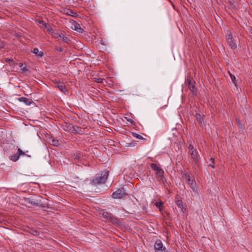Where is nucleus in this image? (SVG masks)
<instances>
[{
    "mask_svg": "<svg viewBox=\"0 0 252 252\" xmlns=\"http://www.w3.org/2000/svg\"><path fill=\"white\" fill-rule=\"evenodd\" d=\"M38 25L41 28H44L46 26L47 24L45 23L43 20H38L36 21Z\"/></svg>",
    "mask_w": 252,
    "mask_h": 252,
    "instance_id": "nucleus-21",
    "label": "nucleus"
},
{
    "mask_svg": "<svg viewBox=\"0 0 252 252\" xmlns=\"http://www.w3.org/2000/svg\"><path fill=\"white\" fill-rule=\"evenodd\" d=\"M229 74L230 77L232 82L234 83V84L236 86V83H235L236 78H235V76L234 75L232 74L231 73H230L229 72Z\"/></svg>",
    "mask_w": 252,
    "mask_h": 252,
    "instance_id": "nucleus-29",
    "label": "nucleus"
},
{
    "mask_svg": "<svg viewBox=\"0 0 252 252\" xmlns=\"http://www.w3.org/2000/svg\"><path fill=\"white\" fill-rule=\"evenodd\" d=\"M19 66L21 68V69L22 70V71L23 72H26L28 71V69L27 67V66L23 67V64L22 63H20L19 64Z\"/></svg>",
    "mask_w": 252,
    "mask_h": 252,
    "instance_id": "nucleus-23",
    "label": "nucleus"
},
{
    "mask_svg": "<svg viewBox=\"0 0 252 252\" xmlns=\"http://www.w3.org/2000/svg\"><path fill=\"white\" fill-rule=\"evenodd\" d=\"M125 119H126V120L128 122H129V123H130L131 124H132L133 123V120L131 119V118H128V117H125Z\"/></svg>",
    "mask_w": 252,
    "mask_h": 252,
    "instance_id": "nucleus-33",
    "label": "nucleus"
},
{
    "mask_svg": "<svg viewBox=\"0 0 252 252\" xmlns=\"http://www.w3.org/2000/svg\"><path fill=\"white\" fill-rule=\"evenodd\" d=\"M187 183H188L190 187L193 190V191H196V182L195 181V180L192 179H190V182H187Z\"/></svg>",
    "mask_w": 252,
    "mask_h": 252,
    "instance_id": "nucleus-13",
    "label": "nucleus"
},
{
    "mask_svg": "<svg viewBox=\"0 0 252 252\" xmlns=\"http://www.w3.org/2000/svg\"><path fill=\"white\" fill-rule=\"evenodd\" d=\"M19 158L20 157L17 155V154H15L14 155H11L9 157V158L13 161H16L19 159Z\"/></svg>",
    "mask_w": 252,
    "mask_h": 252,
    "instance_id": "nucleus-18",
    "label": "nucleus"
},
{
    "mask_svg": "<svg viewBox=\"0 0 252 252\" xmlns=\"http://www.w3.org/2000/svg\"><path fill=\"white\" fill-rule=\"evenodd\" d=\"M132 134L134 137H135L138 139H144L143 137L141 135H139L137 133L132 132Z\"/></svg>",
    "mask_w": 252,
    "mask_h": 252,
    "instance_id": "nucleus-24",
    "label": "nucleus"
},
{
    "mask_svg": "<svg viewBox=\"0 0 252 252\" xmlns=\"http://www.w3.org/2000/svg\"><path fill=\"white\" fill-rule=\"evenodd\" d=\"M67 128L68 130L75 134H81L82 132V130L79 126H73L71 124H69L67 126Z\"/></svg>",
    "mask_w": 252,
    "mask_h": 252,
    "instance_id": "nucleus-7",
    "label": "nucleus"
},
{
    "mask_svg": "<svg viewBox=\"0 0 252 252\" xmlns=\"http://www.w3.org/2000/svg\"><path fill=\"white\" fill-rule=\"evenodd\" d=\"M226 40L232 49H235L237 48V44L232 36L231 31L227 30L226 32Z\"/></svg>",
    "mask_w": 252,
    "mask_h": 252,
    "instance_id": "nucleus-3",
    "label": "nucleus"
},
{
    "mask_svg": "<svg viewBox=\"0 0 252 252\" xmlns=\"http://www.w3.org/2000/svg\"><path fill=\"white\" fill-rule=\"evenodd\" d=\"M94 81L98 83H103V80H104L103 78H101L100 77L94 78Z\"/></svg>",
    "mask_w": 252,
    "mask_h": 252,
    "instance_id": "nucleus-26",
    "label": "nucleus"
},
{
    "mask_svg": "<svg viewBox=\"0 0 252 252\" xmlns=\"http://www.w3.org/2000/svg\"><path fill=\"white\" fill-rule=\"evenodd\" d=\"M63 13L65 14H66L69 16H71L73 17H76L77 16V14L76 12H75L73 11L72 10L69 9H64Z\"/></svg>",
    "mask_w": 252,
    "mask_h": 252,
    "instance_id": "nucleus-11",
    "label": "nucleus"
},
{
    "mask_svg": "<svg viewBox=\"0 0 252 252\" xmlns=\"http://www.w3.org/2000/svg\"><path fill=\"white\" fill-rule=\"evenodd\" d=\"M60 37H61L59 38L58 40H62L63 42L67 44L70 42L69 39L67 37L65 36L63 33H62Z\"/></svg>",
    "mask_w": 252,
    "mask_h": 252,
    "instance_id": "nucleus-14",
    "label": "nucleus"
},
{
    "mask_svg": "<svg viewBox=\"0 0 252 252\" xmlns=\"http://www.w3.org/2000/svg\"><path fill=\"white\" fill-rule=\"evenodd\" d=\"M30 233L34 236H38L39 235V232L35 230H31Z\"/></svg>",
    "mask_w": 252,
    "mask_h": 252,
    "instance_id": "nucleus-27",
    "label": "nucleus"
},
{
    "mask_svg": "<svg viewBox=\"0 0 252 252\" xmlns=\"http://www.w3.org/2000/svg\"><path fill=\"white\" fill-rule=\"evenodd\" d=\"M58 141L56 140H52V144L54 145H56L58 144Z\"/></svg>",
    "mask_w": 252,
    "mask_h": 252,
    "instance_id": "nucleus-34",
    "label": "nucleus"
},
{
    "mask_svg": "<svg viewBox=\"0 0 252 252\" xmlns=\"http://www.w3.org/2000/svg\"><path fill=\"white\" fill-rule=\"evenodd\" d=\"M185 83L189 87V86L194 84L192 78L190 77L187 78V79L186 80Z\"/></svg>",
    "mask_w": 252,
    "mask_h": 252,
    "instance_id": "nucleus-17",
    "label": "nucleus"
},
{
    "mask_svg": "<svg viewBox=\"0 0 252 252\" xmlns=\"http://www.w3.org/2000/svg\"><path fill=\"white\" fill-rule=\"evenodd\" d=\"M126 194L125 190L122 188L114 192L112 194V197L115 199L122 198Z\"/></svg>",
    "mask_w": 252,
    "mask_h": 252,
    "instance_id": "nucleus-6",
    "label": "nucleus"
},
{
    "mask_svg": "<svg viewBox=\"0 0 252 252\" xmlns=\"http://www.w3.org/2000/svg\"><path fill=\"white\" fill-rule=\"evenodd\" d=\"M44 28H46L47 30V31L51 34H52V33L54 31L53 30V29L51 28V27L48 25V24H47L46 26L44 27Z\"/></svg>",
    "mask_w": 252,
    "mask_h": 252,
    "instance_id": "nucleus-22",
    "label": "nucleus"
},
{
    "mask_svg": "<svg viewBox=\"0 0 252 252\" xmlns=\"http://www.w3.org/2000/svg\"><path fill=\"white\" fill-rule=\"evenodd\" d=\"M16 154L20 157V156L22 155H24L25 152L21 150V149L18 148Z\"/></svg>",
    "mask_w": 252,
    "mask_h": 252,
    "instance_id": "nucleus-28",
    "label": "nucleus"
},
{
    "mask_svg": "<svg viewBox=\"0 0 252 252\" xmlns=\"http://www.w3.org/2000/svg\"><path fill=\"white\" fill-rule=\"evenodd\" d=\"M210 161H211V163H209V166H210L213 168H215V159L213 158H211Z\"/></svg>",
    "mask_w": 252,
    "mask_h": 252,
    "instance_id": "nucleus-30",
    "label": "nucleus"
},
{
    "mask_svg": "<svg viewBox=\"0 0 252 252\" xmlns=\"http://www.w3.org/2000/svg\"><path fill=\"white\" fill-rule=\"evenodd\" d=\"M70 23L71 24L70 28L73 30L76 31L78 32H80L81 30H82V29L80 27V25L74 20H72L71 21H70Z\"/></svg>",
    "mask_w": 252,
    "mask_h": 252,
    "instance_id": "nucleus-9",
    "label": "nucleus"
},
{
    "mask_svg": "<svg viewBox=\"0 0 252 252\" xmlns=\"http://www.w3.org/2000/svg\"><path fill=\"white\" fill-rule=\"evenodd\" d=\"M32 52L33 54L38 55V56H39L40 57H42L43 55V53L39 52V50L38 49V48H34Z\"/></svg>",
    "mask_w": 252,
    "mask_h": 252,
    "instance_id": "nucleus-20",
    "label": "nucleus"
},
{
    "mask_svg": "<svg viewBox=\"0 0 252 252\" xmlns=\"http://www.w3.org/2000/svg\"><path fill=\"white\" fill-rule=\"evenodd\" d=\"M196 120L200 124H202L204 123V119L200 114L196 113L195 115Z\"/></svg>",
    "mask_w": 252,
    "mask_h": 252,
    "instance_id": "nucleus-15",
    "label": "nucleus"
},
{
    "mask_svg": "<svg viewBox=\"0 0 252 252\" xmlns=\"http://www.w3.org/2000/svg\"><path fill=\"white\" fill-rule=\"evenodd\" d=\"M189 90L190 91H191L192 92H194V90H195V87L194 84H193L192 85L189 86Z\"/></svg>",
    "mask_w": 252,
    "mask_h": 252,
    "instance_id": "nucleus-32",
    "label": "nucleus"
},
{
    "mask_svg": "<svg viewBox=\"0 0 252 252\" xmlns=\"http://www.w3.org/2000/svg\"><path fill=\"white\" fill-rule=\"evenodd\" d=\"M18 100L20 102H23L25 104H26V105H30L32 103L30 99H29L28 98H27V97H20V98H18Z\"/></svg>",
    "mask_w": 252,
    "mask_h": 252,
    "instance_id": "nucleus-12",
    "label": "nucleus"
},
{
    "mask_svg": "<svg viewBox=\"0 0 252 252\" xmlns=\"http://www.w3.org/2000/svg\"><path fill=\"white\" fill-rule=\"evenodd\" d=\"M176 204L178 207L182 208L183 207V203L182 200H177L176 201Z\"/></svg>",
    "mask_w": 252,
    "mask_h": 252,
    "instance_id": "nucleus-25",
    "label": "nucleus"
},
{
    "mask_svg": "<svg viewBox=\"0 0 252 252\" xmlns=\"http://www.w3.org/2000/svg\"><path fill=\"white\" fill-rule=\"evenodd\" d=\"M183 178L186 180V182H190V176L188 173L187 172H183Z\"/></svg>",
    "mask_w": 252,
    "mask_h": 252,
    "instance_id": "nucleus-16",
    "label": "nucleus"
},
{
    "mask_svg": "<svg viewBox=\"0 0 252 252\" xmlns=\"http://www.w3.org/2000/svg\"><path fill=\"white\" fill-rule=\"evenodd\" d=\"M108 171H105L100 174H97L95 178L92 181V184L96 185L104 183L108 178Z\"/></svg>",
    "mask_w": 252,
    "mask_h": 252,
    "instance_id": "nucleus-1",
    "label": "nucleus"
},
{
    "mask_svg": "<svg viewBox=\"0 0 252 252\" xmlns=\"http://www.w3.org/2000/svg\"><path fill=\"white\" fill-rule=\"evenodd\" d=\"M163 202L159 200L158 201H157L155 204L157 207L160 208L163 205Z\"/></svg>",
    "mask_w": 252,
    "mask_h": 252,
    "instance_id": "nucleus-31",
    "label": "nucleus"
},
{
    "mask_svg": "<svg viewBox=\"0 0 252 252\" xmlns=\"http://www.w3.org/2000/svg\"><path fill=\"white\" fill-rule=\"evenodd\" d=\"M56 87L58 88L62 92H65L67 91L65 86L63 82H57L55 84Z\"/></svg>",
    "mask_w": 252,
    "mask_h": 252,
    "instance_id": "nucleus-10",
    "label": "nucleus"
},
{
    "mask_svg": "<svg viewBox=\"0 0 252 252\" xmlns=\"http://www.w3.org/2000/svg\"><path fill=\"white\" fill-rule=\"evenodd\" d=\"M189 153L191 155V158L194 160L195 163H197L198 161V154L196 149L192 144H189Z\"/></svg>",
    "mask_w": 252,
    "mask_h": 252,
    "instance_id": "nucleus-5",
    "label": "nucleus"
},
{
    "mask_svg": "<svg viewBox=\"0 0 252 252\" xmlns=\"http://www.w3.org/2000/svg\"><path fill=\"white\" fill-rule=\"evenodd\" d=\"M150 166L153 170L156 172L157 180L160 181L164 175L163 170L155 163H151Z\"/></svg>",
    "mask_w": 252,
    "mask_h": 252,
    "instance_id": "nucleus-4",
    "label": "nucleus"
},
{
    "mask_svg": "<svg viewBox=\"0 0 252 252\" xmlns=\"http://www.w3.org/2000/svg\"><path fill=\"white\" fill-rule=\"evenodd\" d=\"M154 248L156 252H160L164 249L162 242L160 240H158L156 242Z\"/></svg>",
    "mask_w": 252,
    "mask_h": 252,
    "instance_id": "nucleus-8",
    "label": "nucleus"
},
{
    "mask_svg": "<svg viewBox=\"0 0 252 252\" xmlns=\"http://www.w3.org/2000/svg\"><path fill=\"white\" fill-rule=\"evenodd\" d=\"M62 33H59L57 32L54 31L52 33V35L53 37L57 39H59L60 37H61V35Z\"/></svg>",
    "mask_w": 252,
    "mask_h": 252,
    "instance_id": "nucleus-19",
    "label": "nucleus"
},
{
    "mask_svg": "<svg viewBox=\"0 0 252 252\" xmlns=\"http://www.w3.org/2000/svg\"><path fill=\"white\" fill-rule=\"evenodd\" d=\"M58 51H60V52H62L63 50L61 48H59V49H57Z\"/></svg>",
    "mask_w": 252,
    "mask_h": 252,
    "instance_id": "nucleus-35",
    "label": "nucleus"
},
{
    "mask_svg": "<svg viewBox=\"0 0 252 252\" xmlns=\"http://www.w3.org/2000/svg\"><path fill=\"white\" fill-rule=\"evenodd\" d=\"M99 213L104 218L106 219L107 220L110 221L113 224H117L118 223V220L113 216L111 213L105 210H100L99 211Z\"/></svg>",
    "mask_w": 252,
    "mask_h": 252,
    "instance_id": "nucleus-2",
    "label": "nucleus"
}]
</instances>
